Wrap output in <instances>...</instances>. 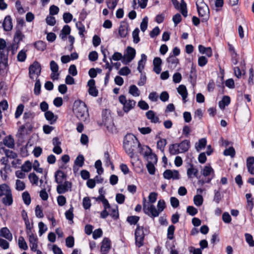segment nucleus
<instances>
[{
    "label": "nucleus",
    "mask_w": 254,
    "mask_h": 254,
    "mask_svg": "<svg viewBox=\"0 0 254 254\" xmlns=\"http://www.w3.org/2000/svg\"><path fill=\"white\" fill-rule=\"evenodd\" d=\"M166 207L165 202L164 200H159L157 203V209L153 204H146L145 198L143 199V210L144 212L150 217H156L159 216V214L164 210Z\"/></svg>",
    "instance_id": "1"
},
{
    "label": "nucleus",
    "mask_w": 254,
    "mask_h": 254,
    "mask_svg": "<svg viewBox=\"0 0 254 254\" xmlns=\"http://www.w3.org/2000/svg\"><path fill=\"white\" fill-rule=\"evenodd\" d=\"M140 146L137 138L132 134H127L124 138V147L126 153L130 158L134 156L135 149Z\"/></svg>",
    "instance_id": "2"
},
{
    "label": "nucleus",
    "mask_w": 254,
    "mask_h": 254,
    "mask_svg": "<svg viewBox=\"0 0 254 254\" xmlns=\"http://www.w3.org/2000/svg\"><path fill=\"white\" fill-rule=\"evenodd\" d=\"M73 111L76 117L81 121H85L89 117L85 103L80 100H76L74 102Z\"/></svg>",
    "instance_id": "3"
},
{
    "label": "nucleus",
    "mask_w": 254,
    "mask_h": 254,
    "mask_svg": "<svg viewBox=\"0 0 254 254\" xmlns=\"http://www.w3.org/2000/svg\"><path fill=\"white\" fill-rule=\"evenodd\" d=\"M196 5L199 16L203 17L202 21H207L209 15V9L208 5L203 0H197Z\"/></svg>",
    "instance_id": "4"
},
{
    "label": "nucleus",
    "mask_w": 254,
    "mask_h": 254,
    "mask_svg": "<svg viewBox=\"0 0 254 254\" xmlns=\"http://www.w3.org/2000/svg\"><path fill=\"white\" fill-rule=\"evenodd\" d=\"M119 101L123 105V111L127 113L135 106L136 102L133 100H127L125 95H121L119 97Z\"/></svg>",
    "instance_id": "5"
},
{
    "label": "nucleus",
    "mask_w": 254,
    "mask_h": 254,
    "mask_svg": "<svg viewBox=\"0 0 254 254\" xmlns=\"http://www.w3.org/2000/svg\"><path fill=\"white\" fill-rule=\"evenodd\" d=\"M134 235L135 245L137 247L140 248L144 244L145 234L143 231V227L137 225L135 231Z\"/></svg>",
    "instance_id": "6"
},
{
    "label": "nucleus",
    "mask_w": 254,
    "mask_h": 254,
    "mask_svg": "<svg viewBox=\"0 0 254 254\" xmlns=\"http://www.w3.org/2000/svg\"><path fill=\"white\" fill-rule=\"evenodd\" d=\"M41 71L40 64L38 62H34L29 67V75L31 79H34L36 75L37 78L40 75Z\"/></svg>",
    "instance_id": "7"
},
{
    "label": "nucleus",
    "mask_w": 254,
    "mask_h": 254,
    "mask_svg": "<svg viewBox=\"0 0 254 254\" xmlns=\"http://www.w3.org/2000/svg\"><path fill=\"white\" fill-rule=\"evenodd\" d=\"M146 151L143 153V155L146 157L148 163H156L157 162V157L156 154L152 152V150L148 146H146Z\"/></svg>",
    "instance_id": "8"
},
{
    "label": "nucleus",
    "mask_w": 254,
    "mask_h": 254,
    "mask_svg": "<svg viewBox=\"0 0 254 254\" xmlns=\"http://www.w3.org/2000/svg\"><path fill=\"white\" fill-rule=\"evenodd\" d=\"M163 177L165 179L170 180H178L180 179V174L177 170H166L163 173Z\"/></svg>",
    "instance_id": "9"
},
{
    "label": "nucleus",
    "mask_w": 254,
    "mask_h": 254,
    "mask_svg": "<svg viewBox=\"0 0 254 254\" xmlns=\"http://www.w3.org/2000/svg\"><path fill=\"white\" fill-rule=\"evenodd\" d=\"M71 187V183L68 181H65L64 184H60L57 187L58 193L63 194L67 191Z\"/></svg>",
    "instance_id": "10"
},
{
    "label": "nucleus",
    "mask_w": 254,
    "mask_h": 254,
    "mask_svg": "<svg viewBox=\"0 0 254 254\" xmlns=\"http://www.w3.org/2000/svg\"><path fill=\"white\" fill-rule=\"evenodd\" d=\"M136 54L135 50L131 47H128L127 49V54L125 59L126 60V64L130 62L135 57Z\"/></svg>",
    "instance_id": "11"
},
{
    "label": "nucleus",
    "mask_w": 254,
    "mask_h": 254,
    "mask_svg": "<svg viewBox=\"0 0 254 254\" xmlns=\"http://www.w3.org/2000/svg\"><path fill=\"white\" fill-rule=\"evenodd\" d=\"M2 26L4 30L6 31H10L13 27L12 19L9 15H7L4 19Z\"/></svg>",
    "instance_id": "12"
},
{
    "label": "nucleus",
    "mask_w": 254,
    "mask_h": 254,
    "mask_svg": "<svg viewBox=\"0 0 254 254\" xmlns=\"http://www.w3.org/2000/svg\"><path fill=\"white\" fill-rule=\"evenodd\" d=\"M179 147L180 152L184 153L187 152L190 146V141L189 140L186 139L182 141L180 143H177Z\"/></svg>",
    "instance_id": "13"
},
{
    "label": "nucleus",
    "mask_w": 254,
    "mask_h": 254,
    "mask_svg": "<svg viewBox=\"0 0 254 254\" xmlns=\"http://www.w3.org/2000/svg\"><path fill=\"white\" fill-rule=\"evenodd\" d=\"M198 173V170L194 167L192 164H190V167L187 170V176L189 179L193 178V177L197 178Z\"/></svg>",
    "instance_id": "14"
},
{
    "label": "nucleus",
    "mask_w": 254,
    "mask_h": 254,
    "mask_svg": "<svg viewBox=\"0 0 254 254\" xmlns=\"http://www.w3.org/2000/svg\"><path fill=\"white\" fill-rule=\"evenodd\" d=\"M66 177V175L61 170H58L55 173V181L58 184L63 183Z\"/></svg>",
    "instance_id": "15"
},
{
    "label": "nucleus",
    "mask_w": 254,
    "mask_h": 254,
    "mask_svg": "<svg viewBox=\"0 0 254 254\" xmlns=\"http://www.w3.org/2000/svg\"><path fill=\"white\" fill-rule=\"evenodd\" d=\"M129 26L127 23L121 24L119 28V34L121 38H125L128 34Z\"/></svg>",
    "instance_id": "16"
},
{
    "label": "nucleus",
    "mask_w": 254,
    "mask_h": 254,
    "mask_svg": "<svg viewBox=\"0 0 254 254\" xmlns=\"http://www.w3.org/2000/svg\"><path fill=\"white\" fill-rule=\"evenodd\" d=\"M1 142L0 143V150H2L5 156L8 159H15L17 157V154L12 150L5 149L4 147H1Z\"/></svg>",
    "instance_id": "17"
},
{
    "label": "nucleus",
    "mask_w": 254,
    "mask_h": 254,
    "mask_svg": "<svg viewBox=\"0 0 254 254\" xmlns=\"http://www.w3.org/2000/svg\"><path fill=\"white\" fill-rule=\"evenodd\" d=\"M110 240L107 238H105L102 242L101 247V251L104 254H106L110 249Z\"/></svg>",
    "instance_id": "18"
},
{
    "label": "nucleus",
    "mask_w": 254,
    "mask_h": 254,
    "mask_svg": "<svg viewBox=\"0 0 254 254\" xmlns=\"http://www.w3.org/2000/svg\"><path fill=\"white\" fill-rule=\"evenodd\" d=\"M0 236L11 241L12 239V234L7 227H3L0 230Z\"/></svg>",
    "instance_id": "19"
},
{
    "label": "nucleus",
    "mask_w": 254,
    "mask_h": 254,
    "mask_svg": "<svg viewBox=\"0 0 254 254\" xmlns=\"http://www.w3.org/2000/svg\"><path fill=\"white\" fill-rule=\"evenodd\" d=\"M201 173L204 177L211 176L212 178H213L215 176L214 170L210 165L204 166Z\"/></svg>",
    "instance_id": "20"
},
{
    "label": "nucleus",
    "mask_w": 254,
    "mask_h": 254,
    "mask_svg": "<svg viewBox=\"0 0 254 254\" xmlns=\"http://www.w3.org/2000/svg\"><path fill=\"white\" fill-rule=\"evenodd\" d=\"M2 198L1 201L2 203L6 206H10L13 203V197L12 192H9L7 194L4 195Z\"/></svg>",
    "instance_id": "21"
},
{
    "label": "nucleus",
    "mask_w": 254,
    "mask_h": 254,
    "mask_svg": "<svg viewBox=\"0 0 254 254\" xmlns=\"http://www.w3.org/2000/svg\"><path fill=\"white\" fill-rule=\"evenodd\" d=\"M254 157H249L247 159V167L248 172L252 175H254Z\"/></svg>",
    "instance_id": "22"
},
{
    "label": "nucleus",
    "mask_w": 254,
    "mask_h": 254,
    "mask_svg": "<svg viewBox=\"0 0 254 254\" xmlns=\"http://www.w3.org/2000/svg\"><path fill=\"white\" fill-rule=\"evenodd\" d=\"M70 31L71 29L69 26L68 25H64L61 31L60 37L64 41L66 38V36L69 34Z\"/></svg>",
    "instance_id": "23"
},
{
    "label": "nucleus",
    "mask_w": 254,
    "mask_h": 254,
    "mask_svg": "<svg viewBox=\"0 0 254 254\" xmlns=\"http://www.w3.org/2000/svg\"><path fill=\"white\" fill-rule=\"evenodd\" d=\"M45 117L51 124H54L57 120V116L50 111H48L45 113Z\"/></svg>",
    "instance_id": "24"
},
{
    "label": "nucleus",
    "mask_w": 254,
    "mask_h": 254,
    "mask_svg": "<svg viewBox=\"0 0 254 254\" xmlns=\"http://www.w3.org/2000/svg\"><path fill=\"white\" fill-rule=\"evenodd\" d=\"M3 144L9 148H13L14 147V139L10 135L6 136L3 139Z\"/></svg>",
    "instance_id": "25"
},
{
    "label": "nucleus",
    "mask_w": 254,
    "mask_h": 254,
    "mask_svg": "<svg viewBox=\"0 0 254 254\" xmlns=\"http://www.w3.org/2000/svg\"><path fill=\"white\" fill-rule=\"evenodd\" d=\"M146 116L148 120H150L152 123L159 122V118L155 115L154 111L149 110L146 113Z\"/></svg>",
    "instance_id": "26"
},
{
    "label": "nucleus",
    "mask_w": 254,
    "mask_h": 254,
    "mask_svg": "<svg viewBox=\"0 0 254 254\" xmlns=\"http://www.w3.org/2000/svg\"><path fill=\"white\" fill-rule=\"evenodd\" d=\"M178 92L182 96L184 102H186V99L188 96V92L186 86L184 85H180L177 88Z\"/></svg>",
    "instance_id": "27"
},
{
    "label": "nucleus",
    "mask_w": 254,
    "mask_h": 254,
    "mask_svg": "<svg viewBox=\"0 0 254 254\" xmlns=\"http://www.w3.org/2000/svg\"><path fill=\"white\" fill-rule=\"evenodd\" d=\"M22 30L20 29H16V31L14 36V41L17 44L19 43L25 37L24 35L22 33Z\"/></svg>",
    "instance_id": "28"
},
{
    "label": "nucleus",
    "mask_w": 254,
    "mask_h": 254,
    "mask_svg": "<svg viewBox=\"0 0 254 254\" xmlns=\"http://www.w3.org/2000/svg\"><path fill=\"white\" fill-rule=\"evenodd\" d=\"M11 192L10 187L5 184L0 185V197L7 194Z\"/></svg>",
    "instance_id": "29"
},
{
    "label": "nucleus",
    "mask_w": 254,
    "mask_h": 254,
    "mask_svg": "<svg viewBox=\"0 0 254 254\" xmlns=\"http://www.w3.org/2000/svg\"><path fill=\"white\" fill-rule=\"evenodd\" d=\"M207 141L205 138H201L199 140L198 142L195 143V147L197 151H199L203 148H204L206 145Z\"/></svg>",
    "instance_id": "30"
},
{
    "label": "nucleus",
    "mask_w": 254,
    "mask_h": 254,
    "mask_svg": "<svg viewBox=\"0 0 254 254\" xmlns=\"http://www.w3.org/2000/svg\"><path fill=\"white\" fill-rule=\"evenodd\" d=\"M230 102V98L228 96L223 97L222 100L219 102V106L221 109H224Z\"/></svg>",
    "instance_id": "31"
},
{
    "label": "nucleus",
    "mask_w": 254,
    "mask_h": 254,
    "mask_svg": "<svg viewBox=\"0 0 254 254\" xmlns=\"http://www.w3.org/2000/svg\"><path fill=\"white\" fill-rule=\"evenodd\" d=\"M147 59L146 56L143 54L141 55V59L139 61L138 63V67L137 69L140 72H141L142 69L144 68V64L143 62H145Z\"/></svg>",
    "instance_id": "32"
},
{
    "label": "nucleus",
    "mask_w": 254,
    "mask_h": 254,
    "mask_svg": "<svg viewBox=\"0 0 254 254\" xmlns=\"http://www.w3.org/2000/svg\"><path fill=\"white\" fill-rule=\"evenodd\" d=\"M84 156L80 154L76 158L74 164V165L77 166L79 167H82L84 164Z\"/></svg>",
    "instance_id": "33"
},
{
    "label": "nucleus",
    "mask_w": 254,
    "mask_h": 254,
    "mask_svg": "<svg viewBox=\"0 0 254 254\" xmlns=\"http://www.w3.org/2000/svg\"><path fill=\"white\" fill-rule=\"evenodd\" d=\"M35 48L39 51H43L46 48V44L45 42L42 41H38L35 43L34 44Z\"/></svg>",
    "instance_id": "34"
},
{
    "label": "nucleus",
    "mask_w": 254,
    "mask_h": 254,
    "mask_svg": "<svg viewBox=\"0 0 254 254\" xmlns=\"http://www.w3.org/2000/svg\"><path fill=\"white\" fill-rule=\"evenodd\" d=\"M169 152L172 155H176L180 153L177 143L173 144L169 146Z\"/></svg>",
    "instance_id": "35"
},
{
    "label": "nucleus",
    "mask_w": 254,
    "mask_h": 254,
    "mask_svg": "<svg viewBox=\"0 0 254 254\" xmlns=\"http://www.w3.org/2000/svg\"><path fill=\"white\" fill-rule=\"evenodd\" d=\"M167 62L175 67L179 63V59L173 55H170L167 59Z\"/></svg>",
    "instance_id": "36"
},
{
    "label": "nucleus",
    "mask_w": 254,
    "mask_h": 254,
    "mask_svg": "<svg viewBox=\"0 0 254 254\" xmlns=\"http://www.w3.org/2000/svg\"><path fill=\"white\" fill-rule=\"evenodd\" d=\"M129 93L134 97L139 96L140 94L139 89L134 85H132L130 86Z\"/></svg>",
    "instance_id": "37"
},
{
    "label": "nucleus",
    "mask_w": 254,
    "mask_h": 254,
    "mask_svg": "<svg viewBox=\"0 0 254 254\" xmlns=\"http://www.w3.org/2000/svg\"><path fill=\"white\" fill-rule=\"evenodd\" d=\"M18 246L20 249L24 250H26L28 248L26 241H25L24 238L22 236L19 237Z\"/></svg>",
    "instance_id": "38"
},
{
    "label": "nucleus",
    "mask_w": 254,
    "mask_h": 254,
    "mask_svg": "<svg viewBox=\"0 0 254 254\" xmlns=\"http://www.w3.org/2000/svg\"><path fill=\"white\" fill-rule=\"evenodd\" d=\"M166 144L167 141L165 139H160L157 142V147L161 152H164Z\"/></svg>",
    "instance_id": "39"
},
{
    "label": "nucleus",
    "mask_w": 254,
    "mask_h": 254,
    "mask_svg": "<svg viewBox=\"0 0 254 254\" xmlns=\"http://www.w3.org/2000/svg\"><path fill=\"white\" fill-rule=\"evenodd\" d=\"M22 199L27 205H29L31 203V197L28 191H24L22 194Z\"/></svg>",
    "instance_id": "40"
},
{
    "label": "nucleus",
    "mask_w": 254,
    "mask_h": 254,
    "mask_svg": "<svg viewBox=\"0 0 254 254\" xmlns=\"http://www.w3.org/2000/svg\"><path fill=\"white\" fill-rule=\"evenodd\" d=\"M180 10L181 11L182 15L185 17H187L188 15L187 4L184 0H181V2L180 3Z\"/></svg>",
    "instance_id": "41"
},
{
    "label": "nucleus",
    "mask_w": 254,
    "mask_h": 254,
    "mask_svg": "<svg viewBox=\"0 0 254 254\" xmlns=\"http://www.w3.org/2000/svg\"><path fill=\"white\" fill-rule=\"evenodd\" d=\"M139 217L137 216H128L127 218V221L130 225H136L139 220Z\"/></svg>",
    "instance_id": "42"
},
{
    "label": "nucleus",
    "mask_w": 254,
    "mask_h": 254,
    "mask_svg": "<svg viewBox=\"0 0 254 254\" xmlns=\"http://www.w3.org/2000/svg\"><path fill=\"white\" fill-rule=\"evenodd\" d=\"M32 164L29 161H26L21 166V170L24 172H29L32 169Z\"/></svg>",
    "instance_id": "43"
},
{
    "label": "nucleus",
    "mask_w": 254,
    "mask_h": 254,
    "mask_svg": "<svg viewBox=\"0 0 254 254\" xmlns=\"http://www.w3.org/2000/svg\"><path fill=\"white\" fill-rule=\"evenodd\" d=\"M15 189L18 191L23 190L25 189V184L19 180H16L15 183Z\"/></svg>",
    "instance_id": "44"
},
{
    "label": "nucleus",
    "mask_w": 254,
    "mask_h": 254,
    "mask_svg": "<svg viewBox=\"0 0 254 254\" xmlns=\"http://www.w3.org/2000/svg\"><path fill=\"white\" fill-rule=\"evenodd\" d=\"M28 178L31 183L35 185H38L39 178L35 173H32L29 174Z\"/></svg>",
    "instance_id": "45"
},
{
    "label": "nucleus",
    "mask_w": 254,
    "mask_h": 254,
    "mask_svg": "<svg viewBox=\"0 0 254 254\" xmlns=\"http://www.w3.org/2000/svg\"><path fill=\"white\" fill-rule=\"evenodd\" d=\"M139 30L138 28H136L132 32V38L133 42L135 44L138 43L140 41L139 37Z\"/></svg>",
    "instance_id": "46"
},
{
    "label": "nucleus",
    "mask_w": 254,
    "mask_h": 254,
    "mask_svg": "<svg viewBox=\"0 0 254 254\" xmlns=\"http://www.w3.org/2000/svg\"><path fill=\"white\" fill-rule=\"evenodd\" d=\"M8 61H0V74L3 75L6 72V68L8 65Z\"/></svg>",
    "instance_id": "47"
},
{
    "label": "nucleus",
    "mask_w": 254,
    "mask_h": 254,
    "mask_svg": "<svg viewBox=\"0 0 254 254\" xmlns=\"http://www.w3.org/2000/svg\"><path fill=\"white\" fill-rule=\"evenodd\" d=\"M193 202L195 205L200 206L203 203V197L201 195H196L194 196Z\"/></svg>",
    "instance_id": "48"
},
{
    "label": "nucleus",
    "mask_w": 254,
    "mask_h": 254,
    "mask_svg": "<svg viewBox=\"0 0 254 254\" xmlns=\"http://www.w3.org/2000/svg\"><path fill=\"white\" fill-rule=\"evenodd\" d=\"M245 239L247 243L249 244V246L251 247H254V240L253 239V237L252 235L250 234L246 233L245 235Z\"/></svg>",
    "instance_id": "49"
},
{
    "label": "nucleus",
    "mask_w": 254,
    "mask_h": 254,
    "mask_svg": "<svg viewBox=\"0 0 254 254\" xmlns=\"http://www.w3.org/2000/svg\"><path fill=\"white\" fill-rule=\"evenodd\" d=\"M8 50H0V60L2 61H8Z\"/></svg>",
    "instance_id": "50"
},
{
    "label": "nucleus",
    "mask_w": 254,
    "mask_h": 254,
    "mask_svg": "<svg viewBox=\"0 0 254 254\" xmlns=\"http://www.w3.org/2000/svg\"><path fill=\"white\" fill-rule=\"evenodd\" d=\"M65 245L68 248H71L74 245V239L73 236H68L65 239Z\"/></svg>",
    "instance_id": "51"
},
{
    "label": "nucleus",
    "mask_w": 254,
    "mask_h": 254,
    "mask_svg": "<svg viewBox=\"0 0 254 254\" xmlns=\"http://www.w3.org/2000/svg\"><path fill=\"white\" fill-rule=\"evenodd\" d=\"M175 227L174 225L169 226L167 230V237L169 240H172L174 238V233Z\"/></svg>",
    "instance_id": "52"
},
{
    "label": "nucleus",
    "mask_w": 254,
    "mask_h": 254,
    "mask_svg": "<svg viewBox=\"0 0 254 254\" xmlns=\"http://www.w3.org/2000/svg\"><path fill=\"white\" fill-rule=\"evenodd\" d=\"M41 91V83L39 79L36 78V82L35 83L34 92L35 94L38 95L40 93Z\"/></svg>",
    "instance_id": "53"
},
{
    "label": "nucleus",
    "mask_w": 254,
    "mask_h": 254,
    "mask_svg": "<svg viewBox=\"0 0 254 254\" xmlns=\"http://www.w3.org/2000/svg\"><path fill=\"white\" fill-rule=\"evenodd\" d=\"M24 106L23 104H19L16 110L15 113V117L16 119H18L22 114L23 112Z\"/></svg>",
    "instance_id": "54"
},
{
    "label": "nucleus",
    "mask_w": 254,
    "mask_h": 254,
    "mask_svg": "<svg viewBox=\"0 0 254 254\" xmlns=\"http://www.w3.org/2000/svg\"><path fill=\"white\" fill-rule=\"evenodd\" d=\"M73 207L70 208V209L65 212V215L66 218L69 221H71L72 223L73 222Z\"/></svg>",
    "instance_id": "55"
},
{
    "label": "nucleus",
    "mask_w": 254,
    "mask_h": 254,
    "mask_svg": "<svg viewBox=\"0 0 254 254\" xmlns=\"http://www.w3.org/2000/svg\"><path fill=\"white\" fill-rule=\"evenodd\" d=\"M148 18L147 16L144 17L140 23V29L142 32H144L147 28Z\"/></svg>",
    "instance_id": "56"
},
{
    "label": "nucleus",
    "mask_w": 254,
    "mask_h": 254,
    "mask_svg": "<svg viewBox=\"0 0 254 254\" xmlns=\"http://www.w3.org/2000/svg\"><path fill=\"white\" fill-rule=\"evenodd\" d=\"M17 58V60L19 62H23L25 61L26 58V53L25 51L24 50H21L20 52H19Z\"/></svg>",
    "instance_id": "57"
},
{
    "label": "nucleus",
    "mask_w": 254,
    "mask_h": 254,
    "mask_svg": "<svg viewBox=\"0 0 254 254\" xmlns=\"http://www.w3.org/2000/svg\"><path fill=\"white\" fill-rule=\"evenodd\" d=\"M223 153L225 156H230L232 157H234L235 155V151L233 147H230L228 149H226Z\"/></svg>",
    "instance_id": "58"
},
{
    "label": "nucleus",
    "mask_w": 254,
    "mask_h": 254,
    "mask_svg": "<svg viewBox=\"0 0 254 254\" xmlns=\"http://www.w3.org/2000/svg\"><path fill=\"white\" fill-rule=\"evenodd\" d=\"M106 3L108 8L114 10L117 4V0H106Z\"/></svg>",
    "instance_id": "59"
},
{
    "label": "nucleus",
    "mask_w": 254,
    "mask_h": 254,
    "mask_svg": "<svg viewBox=\"0 0 254 254\" xmlns=\"http://www.w3.org/2000/svg\"><path fill=\"white\" fill-rule=\"evenodd\" d=\"M110 215L114 219H116L119 217V213L117 209V206L115 208H111L109 211Z\"/></svg>",
    "instance_id": "60"
},
{
    "label": "nucleus",
    "mask_w": 254,
    "mask_h": 254,
    "mask_svg": "<svg viewBox=\"0 0 254 254\" xmlns=\"http://www.w3.org/2000/svg\"><path fill=\"white\" fill-rule=\"evenodd\" d=\"M76 25L79 30V34L81 37H84L83 33L85 31V27L81 22L76 23Z\"/></svg>",
    "instance_id": "61"
},
{
    "label": "nucleus",
    "mask_w": 254,
    "mask_h": 254,
    "mask_svg": "<svg viewBox=\"0 0 254 254\" xmlns=\"http://www.w3.org/2000/svg\"><path fill=\"white\" fill-rule=\"evenodd\" d=\"M72 15L69 12H65L63 14V19L65 23H69L72 19Z\"/></svg>",
    "instance_id": "62"
},
{
    "label": "nucleus",
    "mask_w": 254,
    "mask_h": 254,
    "mask_svg": "<svg viewBox=\"0 0 254 254\" xmlns=\"http://www.w3.org/2000/svg\"><path fill=\"white\" fill-rule=\"evenodd\" d=\"M187 212L191 216H194L197 213L198 211L196 208L192 206H189L187 208Z\"/></svg>",
    "instance_id": "63"
},
{
    "label": "nucleus",
    "mask_w": 254,
    "mask_h": 254,
    "mask_svg": "<svg viewBox=\"0 0 254 254\" xmlns=\"http://www.w3.org/2000/svg\"><path fill=\"white\" fill-rule=\"evenodd\" d=\"M38 227L39 228V235L42 236L47 230V227L45 226L44 223L42 222H40L38 224Z\"/></svg>",
    "instance_id": "64"
}]
</instances>
